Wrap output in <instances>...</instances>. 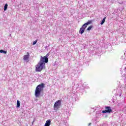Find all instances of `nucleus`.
I'll list each match as a JSON object with an SVG mask.
<instances>
[{"label": "nucleus", "instance_id": "obj_2", "mask_svg": "<svg viewBox=\"0 0 126 126\" xmlns=\"http://www.w3.org/2000/svg\"><path fill=\"white\" fill-rule=\"evenodd\" d=\"M45 84L43 83L40 85H38L36 87L35 91V96L36 98L40 97V95H41V92H43Z\"/></svg>", "mask_w": 126, "mask_h": 126}, {"label": "nucleus", "instance_id": "obj_13", "mask_svg": "<svg viewBox=\"0 0 126 126\" xmlns=\"http://www.w3.org/2000/svg\"><path fill=\"white\" fill-rule=\"evenodd\" d=\"M37 42H38L37 39H36L35 41H33V42L32 43V45H36V44H37Z\"/></svg>", "mask_w": 126, "mask_h": 126}, {"label": "nucleus", "instance_id": "obj_8", "mask_svg": "<svg viewBox=\"0 0 126 126\" xmlns=\"http://www.w3.org/2000/svg\"><path fill=\"white\" fill-rule=\"evenodd\" d=\"M105 21H106V17H105L103 20L101 21V23H100V24L101 25H103V23H105Z\"/></svg>", "mask_w": 126, "mask_h": 126}, {"label": "nucleus", "instance_id": "obj_11", "mask_svg": "<svg viewBox=\"0 0 126 126\" xmlns=\"http://www.w3.org/2000/svg\"><path fill=\"white\" fill-rule=\"evenodd\" d=\"M93 27V26H90V27H89L88 28V29H87V30L88 31H90V30H91V29H92Z\"/></svg>", "mask_w": 126, "mask_h": 126}, {"label": "nucleus", "instance_id": "obj_12", "mask_svg": "<svg viewBox=\"0 0 126 126\" xmlns=\"http://www.w3.org/2000/svg\"><path fill=\"white\" fill-rule=\"evenodd\" d=\"M0 53H3L4 54H6L7 52L3 50H0Z\"/></svg>", "mask_w": 126, "mask_h": 126}, {"label": "nucleus", "instance_id": "obj_4", "mask_svg": "<svg viewBox=\"0 0 126 126\" xmlns=\"http://www.w3.org/2000/svg\"><path fill=\"white\" fill-rule=\"evenodd\" d=\"M61 106H62V100H58L55 102L54 108L55 110H58L60 109Z\"/></svg>", "mask_w": 126, "mask_h": 126}, {"label": "nucleus", "instance_id": "obj_9", "mask_svg": "<svg viewBox=\"0 0 126 126\" xmlns=\"http://www.w3.org/2000/svg\"><path fill=\"white\" fill-rule=\"evenodd\" d=\"M20 107V101L19 100L17 101V108H19Z\"/></svg>", "mask_w": 126, "mask_h": 126}, {"label": "nucleus", "instance_id": "obj_7", "mask_svg": "<svg viewBox=\"0 0 126 126\" xmlns=\"http://www.w3.org/2000/svg\"><path fill=\"white\" fill-rule=\"evenodd\" d=\"M51 126V120H49L46 121L44 126Z\"/></svg>", "mask_w": 126, "mask_h": 126}, {"label": "nucleus", "instance_id": "obj_3", "mask_svg": "<svg viewBox=\"0 0 126 126\" xmlns=\"http://www.w3.org/2000/svg\"><path fill=\"white\" fill-rule=\"evenodd\" d=\"M92 23V21H89L87 23L84 24L82 27L79 30V33L80 34H83L84 33V31H85V29L89 24H91Z\"/></svg>", "mask_w": 126, "mask_h": 126}, {"label": "nucleus", "instance_id": "obj_14", "mask_svg": "<svg viewBox=\"0 0 126 126\" xmlns=\"http://www.w3.org/2000/svg\"><path fill=\"white\" fill-rule=\"evenodd\" d=\"M91 125V123H89V126H90Z\"/></svg>", "mask_w": 126, "mask_h": 126}, {"label": "nucleus", "instance_id": "obj_5", "mask_svg": "<svg viewBox=\"0 0 126 126\" xmlns=\"http://www.w3.org/2000/svg\"><path fill=\"white\" fill-rule=\"evenodd\" d=\"M105 110L102 111V113L103 114H106L107 113H112V112H113V110L111 109V107L105 106Z\"/></svg>", "mask_w": 126, "mask_h": 126}, {"label": "nucleus", "instance_id": "obj_6", "mask_svg": "<svg viewBox=\"0 0 126 126\" xmlns=\"http://www.w3.org/2000/svg\"><path fill=\"white\" fill-rule=\"evenodd\" d=\"M30 57V55H29V53H27V55H24L23 56V60L24 61H26L28 63L29 62V58Z\"/></svg>", "mask_w": 126, "mask_h": 126}, {"label": "nucleus", "instance_id": "obj_1", "mask_svg": "<svg viewBox=\"0 0 126 126\" xmlns=\"http://www.w3.org/2000/svg\"><path fill=\"white\" fill-rule=\"evenodd\" d=\"M49 56V53H48L45 56L41 57L38 64L35 65V71L36 72H41L45 68V65H46L45 63H47L49 62V59H48Z\"/></svg>", "mask_w": 126, "mask_h": 126}, {"label": "nucleus", "instance_id": "obj_10", "mask_svg": "<svg viewBox=\"0 0 126 126\" xmlns=\"http://www.w3.org/2000/svg\"><path fill=\"white\" fill-rule=\"evenodd\" d=\"M7 6H8V5H7V4H5L4 6V11H5V10H6V9H7Z\"/></svg>", "mask_w": 126, "mask_h": 126}]
</instances>
